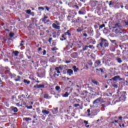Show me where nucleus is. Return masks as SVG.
Masks as SVG:
<instances>
[{
	"label": "nucleus",
	"mask_w": 128,
	"mask_h": 128,
	"mask_svg": "<svg viewBox=\"0 0 128 128\" xmlns=\"http://www.w3.org/2000/svg\"><path fill=\"white\" fill-rule=\"evenodd\" d=\"M100 40H101V42L100 43V44H98L97 45V48L99 50H100V48H102V50H104V44L108 40L104 38H101Z\"/></svg>",
	"instance_id": "1"
},
{
	"label": "nucleus",
	"mask_w": 128,
	"mask_h": 128,
	"mask_svg": "<svg viewBox=\"0 0 128 128\" xmlns=\"http://www.w3.org/2000/svg\"><path fill=\"white\" fill-rule=\"evenodd\" d=\"M102 102H104V101L102 100V98H99L93 102V104L98 106V104H102Z\"/></svg>",
	"instance_id": "2"
},
{
	"label": "nucleus",
	"mask_w": 128,
	"mask_h": 128,
	"mask_svg": "<svg viewBox=\"0 0 128 128\" xmlns=\"http://www.w3.org/2000/svg\"><path fill=\"white\" fill-rule=\"evenodd\" d=\"M126 92H120V94L121 95L119 97V100H120V98H124L122 99V100H126Z\"/></svg>",
	"instance_id": "3"
},
{
	"label": "nucleus",
	"mask_w": 128,
	"mask_h": 128,
	"mask_svg": "<svg viewBox=\"0 0 128 128\" xmlns=\"http://www.w3.org/2000/svg\"><path fill=\"white\" fill-rule=\"evenodd\" d=\"M90 4L93 8H94V6H96L98 4V2L96 0H92L90 2Z\"/></svg>",
	"instance_id": "4"
},
{
	"label": "nucleus",
	"mask_w": 128,
	"mask_h": 128,
	"mask_svg": "<svg viewBox=\"0 0 128 128\" xmlns=\"http://www.w3.org/2000/svg\"><path fill=\"white\" fill-rule=\"evenodd\" d=\"M35 88H44V84H36L34 86Z\"/></svg>",
	"instance_id": "5"
},
{
	"label": "nucleus",
	"mask_w": 128,
	"mask_h": 128,
	"mask_svg": "<svg viewBox=\"0 0 128 128\" xmlns=\"http://www.w3.org/2000/svg\"><path fill=\"white\" fill-rule=\"evenodd\" d=\"M78 14H86V10H84V8H82L80 10H79Z\"/></svg>",
	"instance_id": "6"
},
{
	"label": "nucleus",
	"mask_w": 128,
	"mask_h": 128,
	"mask_svg": "<svg viewBox=\"0 0 128 128\" xmlns=\"http://www.w3.org/2000/svg\"><path fill=\"white\" fill-rule=\"evenodd\" d=\"M48 16H44V18L42 19V22H44V24H47V22H50V20H46Z\"/></svg>",
	"instance_id": "7"
},
{
	"label": "nucleus",
	"mask_w": 128,
	"mask_h": 128,
	"mask_svg": "<svg viewBox=\"0 0 128 128\" xmlns=\"http://www.w3.org/2000/svg\"><path fill=\"white\" fill-rule=\"evenodd\" d=\"M67 74L70 76L72 74H74V71L72 69H68L67 70Z\"/></svg>",
	"instance_id": "8"
},
{
	"label": "nucleus",
	"mask_w": 128,
	"mask_h": 128,
	"mask_svg": "<svg viewBox=\"0 0 128 128\" xmlns=\"http://www.w3.org/2000/svg\"><path fill=\"white\" fill-rule=\"evenodd\" d=\"M52 26L54 28H56V30H60V26H57L56 24L54 23L52 24Z\"/></svg>",
	"instance_id": "9"
},
{
	"label": "nucleus",
	"mask_w": 128,
	"mask_h": 128,
	"mask_svg": "<svg viewBox=\"0 0 128 128\" xmlns=\"http://www.w3.org/2000/svg\"><path fill=\"white\" fill-rule=\"evenodd\" d=\"M10 110H12L14 112H18V108L16 107L11 106Z\"/></svg>",
	"instance_id": "10"
},
{
	"label": "nucleus",
	"mask_w": 128,
	"mask_h": 128,
	"mask_svg": "<svg viewBox=\"0 0 128 128\" xmlns=\"http://www.w3.org/2000/svg\"><path fill=\"white\" fill-rule=\"evenodd\" d=\"M42 114H44V116H48V114H50V112L44 110H42Z\"/></svg>",
	"instance_id": "11"
},
{
	"label": "nucleus",
	"mask_w": 128,
	"mask_h": 128,
	"mask_svg": "<svg viewBox=\"0 0 128 128\" xmlns=\"http://www.w3.org/2000/svg\"><path fill=\"white\" fill-rule=\"evenodd\" d=\"M100 64V60H98L95 62L94 66H98Z\"/></svg>",
	"instance_id": "12"
},
{
	"label": "nucleus",
	"mask_w": 128,
	"mask_h": 128,
	"mask_svg": "<svg viewBox=\"0 0 128 128\" xmlns=\"http://www.w3.org/2000/svg\"><path fill=\"white\" fill-rule=\"evenodd\" d=\"M116 60L117 61V62H118V64H122V60L120 58H116Z\"/></svg>",
	"instance_id": "13"
},
{
	"label": "nucleus",
	"mask_w": 128,
	"mask_h": 128,
	"mask_svg": "<svg viewBox=\"0 0 128 128\" xmlns=\"http://www.w3.org/2000/svg\"><path fill=\"white\" fill-rule=\"evenodd\" d=\"M92 82L94 84H96V86H98L99 83L96 81V80H92Z\"/></svg>",
	"instance_id": "14"
},
{
	"label": "nucleus",
	"mask_w": 128,
	"mask_h": 128,
	"mask_svg": "<svg viewBox=\"0 0 128 128\" xmlns=\"http://www.w3.org/2000/svg\"><path fill=\"white\" fill-rule=\"evenodd\" d=\"M64 34V36H72V34L70 33V30H68L67 32H66Z\"/></svg>",
	"instance_id": "15"
},
{
	"label": "nucleus",
	"mask_w": 128,
	"mask_h": 128,
	"mask_svg": "<svg viewBox=\"0 0 128 128\" xmlns=\"http://www.w3.org/2000/svg\"><path fill=\"white\" fill-rule=\"evenodd\" d=\"M44 98H46L47 100H48L50 98V96L48 94H44Z\"/></svg>",
	"instance_id": "16"
},
{
	"label": "nucleus",
	"mask_w": 128,
	"mask_h": 128,
	"mask_svg": "<svg viewBox=\"0 0 128 128\" xmlns=\"http://www.w3.org/2000/svg\"><path fill=\"white\" fill-rule=\"evenodd\" d=\"M120 78V76H114V78H112V80H118V78Z\"/></svg>",
	"instance_id": "17"
},
{
	"label": "nucleus",
	"mask_w": 128,
	"mask_h": 128,
	"mask_svg": "<svg viewBox=\"0 0 128 128\" xmlns=\"http://www.w3.org/2000/svg\"><path fill=\"white\" fill-rule=\"evenodd\" d=\"M72 68H73V70L74 72H78V68H76V66H73Z\"/></svg>",
	"instance_id": "18"
},
{
	"label": "nucleus",
	"mask_w": 128,
	"mask_h": 128,
	"mask_svg": "<svg viewBox=\"0 0 128 128\" xmlns=\"http://www.w3.org/2000/svg\"><path fill=\"white\" fill-rule=\"evenodd\" d=\"M116 34H122V32H120L118 29H116L115 30Z\"/></svg>",
	"instance_id": "19"
},
{
	"label": "nucleus",
	"mask_w": 128,
	"mask_h": 128,
	"mask_svg": "<svg viewBox=\"0 0 128 128\" xmlns=\"http://www.w3.org/2000/svg\"><path fill=\"white\" fill-rule=\"evenodd\" d=\"M13 54H14L15 56H18L19 52L18 51H14Z\"/></svg>",
	"instance_id": "20"
},
{
	"label": "nucleus",
	"mask_w": 128,
	"mask_h": 128,
	"mask_svg": "<svg viewBox=\"0 0 128 128\" xmlns=\"http://www.w3.org/2000/svg\"><path fill=\"white\" fill-rule=\"evenodd\" d=\"M70 94L68 92H66L65 94L63 95L64 98H68Z\"/></svg>",
	"instance_id": "21"
},
{
	"label": "nucleus",
	"mask_w": 128,
	"mask_h": 128,
	"mask_svg": "<svg viewBox=\"0 0 128 128\" xmlns=\"http://www.w3.org/2000/svg\"><path fill=\"white\" fill-rule=\"evenodd\" d=\"M24 82L25 84H30V82L26 80H24Z\"/></svg>",
	"instance_id": "22"
},
{
	"label": "nucleus",
	"mask_w": 128,
	"mask_h": 128,
	"mask_svg": "<svg viewBox=\"0 0 128 128\" xmlns=\"http://www.w3.org/2000/svg\"><path fill=\"white\" fill-rule=\"evenodd\" d=\"M120 24L118 22H116L115 24V28H120Z\"/></svg>",
	"instance_id": "23"
},
{
	"label": "nucleus",
	"mask_w": 128,
	"mask_h": 128,
	"mask_svg": "<svg viewBox=\"0 0 128 128\" xmlns=\"http://www.w3.org/2000/svg\"><path fill=\"white\" fill-rule=\"evenodd\" d=\"M88 48V46H85L83 47L82 50H84V52L87 50Z\"/></svg>",
	"instance_id": "24"
},
{
	"label": "nucleus",
	"mask_w": 128,
	"mask_h": 128,
	"mask_svg": "<svg viewBox=\"0 0 128 128\" xmlns=\"http://www.w3.org/2000/svg\"><path fill=\"white\" fill-rule=\"evenodd\" d=\"M72 48V44H68V46H67V48Z\"/></svg>",
	"instance_id": "25"
},
{
	"label": "nucleus",
	"mask_w": 128,
	"mask_h": 128,
	"mask_svg": "<svg viewBox=\"0 0 128 128\" xmlns=\"http://www.w3.org/2000/svg\"><path fill=\"white\" fill-rule=\"evenodd\" d=\"M17 78H18L15 79L16 82H20V76H18Z\"/></svg>",
	"instance_id": "26"
},
{
	"label": "nucleus",
	"mask_w": 128,
	"mask_h": 128,
	"mask_svg": "<svg viewBox=\"0 0 128 128\" xmlns=\"http://www.w3.org/2000/svg\"><path fill=\"white\" fill-rule=\"evenodd\" d=\"M104 48H108V40L104 44Z\"/></svg>",
	"instance_id": "27"
},
{
	"label": "nucleus",
	"mask_w": 128,
	"mask_h": 128,
	"mask_svg": "<svg viewBox=\"0 0 128 128\" xmlns=\"http://www.w3.org/2000/svg\"><path fill=\"white\" fill-rule=\"evenodd\" d=\"M53 52H54L56 50H58V48H56V47H54L53 48H51Z\"/></svg>",
	"instance_id": "28"
},
{
	"label": "nucleus",
	"mask_w": 128,
	"mask_h": 128,
	"mask_svg": "<svg viewBox=\"0 0 128 128\" xmlns=\"http://www.w3.org/2000/svg\"><path fill=\"white\" fill-rule=\"evenodd\" d=\"M106 26V25L104 24H102V25L100 26V28H104Z\"/></svg>",
	"instance_id": "29"
},
{
	"label": "nucleus",
	"mask_w": 128,
	"mask_h": 128,
	"mask_svg": "<svg viewBox=\"0 0 128 128\" xmlns=\"http://www.w3.org/2000/svg\"><path fill=\"white\" fill-rule=\"evenodd\" d=\"M25 120H26V122H28V120H32V118H26Z\"/></svg>",
	"instance_id": "30"
},
{
	"label": "nucleus",
	"mask_w": 128,
	"mask_h": 128,
	"mask_svg": "<svg viewBox=\"0 0 128 128\" xmlns=\"http://www.w3.org/2000/svg\"><path fill=\"white\" fill-rule=\"evenodd\" d=\"M14 36V34L12 33V32H10V38H12Z\"/></svg>",
	"instance_id": "31"
},
{
	"label": "nucleus",
	"mask_w": 128,
	"mask_h": 128,
	"mask_svg": "<svg viewBox=\"0 0 128 128\" xmlns=\"http://www.w3.org/2000/svg\"><path fill=\"white\" fill-rule=\"evenodd\" d=\"M26 14H30L31 12H32V10H27L26 12Z\"/></svg>",
	"instance_id": "32"
},
{
	"label": "nucleus",
	"mask_w": 128,
	"mask_h": 128,
	"mask_svg": "<svg viewBox=\"0 0 128 128\" xmlns=\"http://www.w3.org/2000/svg\"><path fill=\"white\" fill-rule=\"evenodd\" d=\"M76 30L78 32H82V29H80L79 28L77 29Z\"/></svg>",
	"instance_id": "33"
},
{
	"label": "nucleus",
	"mask_w": 128,
	"mask_h": 128,
	"mask_svg": "<svg viewBox=\"0 0 128 128\" xmlns=\"http://www.w3.org/2000/svg\"><path fill=\"white\" fill-rule=\"evenodd\" d=\"M26 108H28V110H30L32 108V106H27Z\"/></svg>",
	"instance_id": "34"
},
{
	"label": "nucleus",
	"mask_w": 128,
	"mask_h": 128,
	"mask_svg": "<svg viewBox=\"0 0 128 128\" xmlns=\"http://www.w3.org/2000/svg\"><path fill=\"white\" fill-rule=\"evenodd\" d=\"M56 90H60V87L58 86H56Z\"/></svg>",
	"instance_id": "35"
},
{
	"label": "nucleus",
	"mask_w": 128,
	"mask_h": 128,
	"mask_svg": "<svg viewBox=\"0 0 128 128\" xmlns=\"http://www.w3.org/2000/svg\"><path fill=\"white\" fill-rule=\"evenodd\" d=\"M114 62H110V64H108V66H114Z\"/></svg>",
	"instance_id": "36"
},
{
	"label": "nucleus",
	"mask_w": 128,
	"mask_h": 128,
	"mask_svg": "<svg viewBox=\"0 0 128 128\" xmlns=\"http://www.w3.org/2000/svg\"><path fill=\"white\" fill-rule=\"evenodd\" d=\"M88 64H89L90 66H92V61H89L88 62Z\"/></svg>",
	"instance_id": "37"
},
{
	"label": "nucleus",
	"mask_w": 128,
	"mask_h": 128,
	"mask_svg": "<svg viewBox=\"0 0 128 128\" xmlns=\"http://www.w3.org/2000/svg\"><path fill=\"white\" fill-rule=\"evenodd\" d=\"M22 42H24V40L21 41V43L20 44V46H24V44H22Z\"/></svg>",
	"instance_id": "38"
},
{
	"label": "nucleus",
	"mask_w": 128,
	"mask_h": 128,
	"mask_svg": "<svg viewBox=\"0 0 128 128\" xmlns=\"http://www.w3.org/2000/svg\"><path fill=\"white\" fill-rule=\"evenodd\" d=\"M66 36V35H64V34L62 35V38H64V40H66V38L64 37Z\"/></svg>",
	"instance_id": "39"
},
{
	"label": "nucleus",
	"mask_w": 128,
	"mask_h": 128,
	"mask_svg": "<svg viewBox=\"0 0 128 128\" xmlns=\"http://www.w3.org/2000/svg\"><path fill=\"white\" fill-rule=\"evenodd\" d=\"M74 108H78V106H80V104H74Z\"/></svg>",
	"instance_id": "40"
},
{
	"label": "nucleus",
	"mask_w": 128,
	"mask_h": 128,
	"mask_svg": "<svg viewBox=\"0 0 128 128\" xmlns=\"http://www.w3.org/2000/svg\"><path fill=\"white\" fill-rule=\"evenodd\" d=\"M46 51L44 50L43 52V56H46Z\"/></svg>",
	"instance_id": "41"
},
{
	"label": "nucleus",
	"mask_w": 128,
	"mask_h": 128,
	"mask_svg": "<svg viewBox=\"0 0 128 128\" xmlns=\"http://www.w3.org/2000/svg\"><path fill=\"white\" fill-rule=\"evenodd\" d=\"M38 10H44V7H39Z\"/></svg>",
	"instance_id": "42"
},
{
	"label": "nucleus",
	"mask_w": 128,
	"mask_h": 128,
	"mask_svg": "<svg viewBox=\"0 0 128 128\" xmlns=\"http://www.w3.org/2000/svg\"><path fill=\"white\" fill-rule=\"evenodd\" d=\"M52 38H50L48 40L50 44L52 42Z\"/></svg>",
	"instance_id": "43"
},
{
	"label": "nucleus",
	"mask_w": 128,
	"mask_h": 128,
	"mask_svg": "<svg viewBox=\"0 0 128 128\" xmlns=\"http://www.w3.org/2000/svg\"><path fill=\"white\" fill-rule=\"evenodd\" d=\"M88 48H92V46H94L92 45H90L88 46Z\"/></svg>",
	"instance_id": "44"
},
{
	"label": "nucleus",
	"mask_w": 128,
	"mask_h": 128,
	"mask_svg": "<svg viewBox=\"0 0 128 128\" xmlns=\"http://www.w3.org/2000/svg\"><path fill=\"white\" fill-rule=\"evenodd\" d=\"M101 72H104V70L102 68H99Z\"/></svg>",
	"instance_id": "45"
},
{
	"label": "nucleus",
	"mask_w": 128,
	"mask_h": 128,
	"mask_svg": "<svg viewBox=\"0 0 128 128\" xmlns=\"http://www.w3.org/2000/svg\"><path fill=\"white\" fill-rule=\"evenodd\" d=\"M55 70H56V71L60 70V68H58V67H56V68H55Z\"/></svg>",
	"instance_id": "46"
},
{
	"label": "nucleus",
	"mask_w": 128,
	"mask_h": 128,
	"mask_svg": "<svg viewBox=\"0 0 128 128\" xmlns=\"http://www.w3.org/2000/svg\"><path fill=\"white\" fill-rule=\"evenodd\" d=\"M83 36H86H86H88V34L84 33L83 34Z\"/></svg>",
	"instance_id": "47"
},
{
	"label": "nucleus",
	"mask_w": 128,
	"mask_h": 128,
	"mask_svg": "<svg viewBox=\"0 0 128 128\" xmlns=\"http://www.w3.org/2000/svg\"><path fill=\"white\" fill-rule=\"evenodd\" d=\"M84 124H88V121L86 120H84Z\"/></svg>",
	"instance_id": "48"
},
{
	"label": "nucleus",
	"mask_w": 128,
	"mask_h": 128,
	"mask_svg": "<svg viewBox=\"0 0 128 128\" xmlns=\"http://www.w3.org/2000/svg\"><path fill=\"white\" fill-rule=\"evenodd\" d=\"M80 18H78L76 20V22H78V20H80Z\"/></svg>",
	"instance_id": "49"
},
{
	"label": "nucleus",
	"mask_w": 128,
	"mask_h": 128,
	"mask_svg": "<svg viewBox=\"0 0 128 128\" xmlns=\"http://www.w3.org/2000/svg\"><path fill=\"white\" fill-rule=\"evenodd\" d=\"M111 42H112V44H114L116 42V40H111Z\"/></svg>",
	"instance_id": "50"
},
{
	"label": "nucleus",
	"mask_w": 128,
	"mask_h": 128,
	"mask_svg": "<svg viewBox=\"0 0 128 128\" xmlns=\"http://www.w3.org/2000/svg\"><path fill=\"white\" fill-rule=\"evenodd\" d=\"M113 86H114V88H118V85H116V84H114V85H113Z\"/></svg>",
	"instance_id": "51"
},
{
	"label": "nucleus",
	"mask_w": 128,
	"mask_h": 128,
	"mask_svg": "<svg viewBox=\"0 0 128 128\" xmlns=\"http://www.w3.org/2000/svg\"><path fill=\"white\" fill-rule=\"evenodd\" d=\"M102 60V64H104V62H105V60H106V59H104V58H103Z\"/></svg>",
	"instance_id": "52"
},
{
	"label": "nucleus",
	"mask_w": 128,
	"mask_h": 128,
	"mask_svg": "<svg viewBox=\"0 0 128 128\" xmlns=\"http://www.w3.org/2000/svg\"><path fill=\"white\" fill-rule=\"evenodd\" d=\"M125 22V24H126V26H128V21H126V22Z\"/></svg>",
	"instance_id": "53"
},
{
	"label": "nucleus",
	"mask_w": 128,
	"mask_h": 128,
	"mask_svg": "<svg viewBox=\"0 0 128 128\" xmlns=\"http://www.w3.org/2000/svg\"><path fill=\"white\" fill-rule=\"evenodd\" d=\"M112 1H110V4H109V6H112Z\"/></svg>",
	"instance_id": "54"
},
{
	"label": "nucleus",
	"mask_w": 128,
	"mask_h": 128,
	"mask_svg": "<svg viewBox=\"0 0 128 128\" xmlns=\"http://www.w3.org/2000/svg\"><path fill=\"white\" fill-rule=\"evenodd\" d=\"M56 24H58V26H60V22L58 21H56Z\"/></svg>",
	"instance_id": "55"
},
{
	"label": "nucleus",
	"mask_w": 128,
	"mask_h": 128,
	"mask_svg": "<svg viewBox=\"0 0 128 128\" xmlns=\"http://www.w3.org/2000/svg\"><path fill=\"white\" fill-rule=\"evenodd\" d=\"M46 10L48 11V10H50V8L48 6H46Z\"/></svg>",
	"instance_id": "56"
},
{
	"label": "nucleus",
	"mask_w": 128,
	"mask_h": 128,
	"mask_svg": "<svg viewBox=\"0 0 128 128\" xmlns=\"http://www.w3.org/2000/svg\"><path fill=\"white\" fill-rule=\"evenodd\" d=\"M87 112H88V114H90V109L88 110Z\"/></svg>",
	"instance_id": "57"
},
{
	"label": "nucleus",
	"mask_w": 128,
	"mask_h": 128,
	"mask_svg": "<svg viewBox=\"0 0 128 128\" xmlns=\"http://www.w3.org/2000/svg\"><path fill=\"white\" fill-rule=\"evenodd\" d=\"M58 68H59V69L60 68V70H62V67L60 66V67H58Z\"/></svg>",
	"instance_id": "58"
},
{
	"label": "nucleus",
	"mask_w": 128,
	"mask_h": 128,
	"mask_svg": "<svg viewBox=\"0 0 128 128\" xmlns=\"http://www.w3.org/2000/svg\"><path fill=\"white\" fill-rule=\"evenodd\" d=\"M102 108H106V105H104V104H102Z\"/></svg>",
	"instance_id": "59"
},
{
	"label": "nucleus",
	"mask_w": 128,
	"mask_h": 128,
	"mask_svg": "<svg viewBox=\"0 0 128 128\" xmlns=\"http://www.w3.org/2000/svg\"><path fill=\"white\" fill-rule=\"evenodd\" d=\"M16 106H20V103H16Z\"/></svg>",
	"instance_id": "60"
},
{
	"label": "nucleus",
	"mask_w": 128,
	"mask_h": 128,
	"mask_svg": "<svg viewBox=\"0 0 128 128\" xmlns=\"http://www.w3.org/2000/svg\"><path fill=\"white\" fill-rule=\"evenodd\" d=\"M119 120H122V116L119 117Z\"/></svg>",
	"instance_id": "61"
},
{
	"label": "nucleus",
	"mask_w": 128,
	"mask_h": 128,
	"mask_svg": "<svg viewBox=\"0 0 128 128\" xmlns=\"http://www.w3.org/2000/svg\"><path fill=\"white\" fill-rule=\"evenodd\" d=\"M66 64H70V61H66Z\"/></svg>",
	"instance_id": "62"
},
{
	"label": "nucleus",
	"mask_w": 128,
	"mask_h": 128,
	"mask_svg": "<svg viewBox=\"0 0 128 128\" xmlns=\"http://www.w3.org/2000/svg\"><path fill=\"white\" fill-rule=\"evenodd\" d=\"M75 8H78V5H75Z\"/></svg>",
	"instance_id": "63"
},
{
	"label": "nucleus",
	"mask_w": 128,
	"mask_h": 128,
	"mask_svg": "<svg viewBox=\"0 0 128 128\" xmlns=\"http://www.w3.org/2000/svg\"><path fill=\"white\" fill-rule=\"evenodd\" d=\"M41 50H42V48H39L38 49V50L40 51Z\"/></svg>",
	"instance_id": "64"
}]
</instances>
